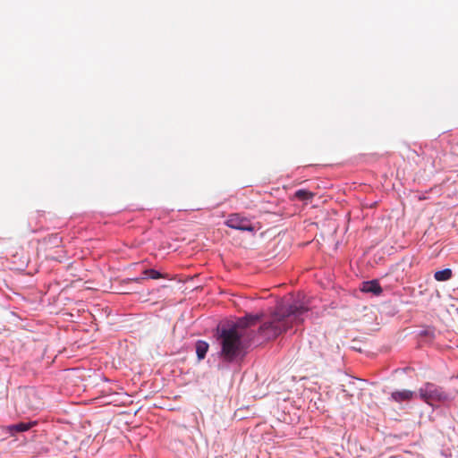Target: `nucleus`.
Returning <instances> with one entry per match:
<instances>
[{"label":"nucleus","instance_id":"nucleus-3","mask_svg":"<svg viewBox=\"0 0 458 458\" xmlns=\"http://www.w3.org/2000/svg\"><path fill=\"white\" fill-rule=\"evenodd\" d=\"M42 401L32 388L21 390L16 397V411L21 414L35 411L41 408Z\"/></svg>","mask_w":458,"mask_h":458},{"label":"nucleus","instance_id":"nucleus-2","mask_svg":"<svg viewBox=\"0 0 458 458\" xmlns=\"http://www.w3.org/2000/svg\"><path fill=\"white\" fill-rule=\"evenodd\" d=\"M307 312L308 308L303 305L293 304L286 310L278 306L270 319L259 327L258 334L266 340L275 339L292 327L293 324L301 323Z\"/></svg>","mask_w":458,"mask_h":458},{"label":"nucleus","instance_id":"nucleus-6","mask_svg":"<svg viewBox=\"0 0 458 458\" xmlns=\"http://www.w3.org/2000/svg\"><path fill=\"white\" fill-rule=\"evenodd\" d=\"M36 425L37 421L20 422L17 424L6 426L5 431L8 432L11 436H15L17 433L28 431Z\"/></svg>","mask_w":458,"mask_h":458},{"label":"nucleus","instance_id":"nucleus-9","mask_svg":"<svg viewBox=\"0 0 458 458\" xmlns=\"http://www.w3.org/2000/svg\"><path fill=\"white\" fill-rule=\"evenodd\" d=\"M143 275H144V277H142V279H145V278H151V279L166 278V276L161 274L160 272H158L155 269H145L143 271ZM132 280L135 282H140L141 280V278H135Z\"/></svg>","mask_w":458,"mask_h":458},{"label":"nucleus","instance_id":"nucleus-12","mask_svg":"<svg viewBox=\"0 0 458 458\" xmlns=\"http://www.w3.org/2000/svg\"><path fill=\"white\" fill-rule=\"evenodd\" d=\"M452 274L453 273L450 268H445L437 271L434 275V277L437 281H447L452 277Z\"/></svg>","mask_w":458,"mask_h":458},{"label":"nucleus","instance_id":"nucleus-11","mask_svg":"<svg viewBox=\"0 0 458 458\" xmlns=\"http://www.w3.org/2000/svg\"><path fill=\"white\" fill-rule=\"evenodd\" d=\"M314 196L315 194L312 191L304 189L298 190L294 192V198L301 201L311 200Z\"/></svg>","mask_w":458,"mask_h":458},{"label":"nucleus","instance_id":"nucleus-5","mask_svg":"<svg viewBox=\"0 0 458 458\" xmlns=\"http://www.w3.org/2000/svg\"><path fill=\"white\" fill-rule=\"evenodd\" d=\"M225 225L233 229L240 231L253 232L255 227L252 223L246 217L241 216L239 214H232L225 221Z\"/></svg>","mask_w":458,"mask_h":458},{"label":"nucleus","instance_id":"nucleus-10","mask_svg":"<svg viewBox=\"0 0 458 458\" xmlns=\"http://www.w3.org/2000/svg\"><path fill=\"white\" fill-rule=\"evenodd\" d=\"M208 344L205 341H198L196 343V353L199 360H203L208 351Z\"/></svg>","mask_w":458,"mask_h":458},{"label":"nucleus","instance_id":"nucleus-1","mask_svg":"<svg viewBox=\"0 0 458 458\" xmlns=\"http://www.w3.org/2000/svg\"><path fill=\"white\" fill-rule=\"evenodd\" d=\"M263 314H248L239 318L233 326L221 329L218 340L221 345L220 356L232 362L245 352V338H250L247 329L260 321Z\"/></svg>","mask_w":458,"mask_h":458},{"label":"nucleus","instance_id":"nucleus-4","mask_svg":"<svg viewBox=\"0 0 458 458\" xmlns=\"http://www.w3.org/2000/svg\"><path fill=\"white\" fill-rule=\"evenodd\" d=\"M419 394L420 399L431 406L436 403H444L449 400L448 395L442 388L432 383L425 384L424 386L420 389Z\"/></svg>","mask_w":458,"mask_h":458},{"label":"nucleus","instance_id":"nucleus-7","mask_svg":"<svg viewBox=\"0 0 458 458\" xmlns=\"http://www.w3.org/2000/svg\"><path fill=\"white\" fill-rule=\"evenodd\" d=\"M360 290L375 295H379L382 293V288L377 280L363 282Z\"/></svg>","mask_w":458,"mask_h":458},{"label":"nucleus","instance_id":"nucleus-8","mask_svg":"<svg viewBox=\"0 0 458 458\" xmlns=\"http://www.w3.org/2000/svg\"><path fill=\"white\" fill-rule=\"evenodd\" d=\"M413 392L410 390H402V391H395L393 392L391 394V397L395 402H403V401H409L413 397Z\"/></svg>","mask_w":458,"mask_h":458}]
</instances>
